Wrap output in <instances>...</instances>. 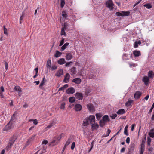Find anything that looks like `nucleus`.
Returning <instances> with one entry per match:
<instances>
[{"label": "nucleus", "instance_id": "nucleus-12", "mask_svg": "<svg viewBox=\"0 0 154 154\" xmlns=\"http://www.w3.org/2000/svg\"><path fill=\"white\" fill-rule=\"evenodd\" d=\"M56 123V120L55 119H53L51 122L46 128H49L54 125Z\"/></svg>", "mask_w": 154, "mask_h": 154}, {"label": "nucleus", "instance_id": "nucleus-6", "mask_svg": "<svg viewBox=\"0 0 154 154\" xmlns=\"http://www.w3.org/2000/svg\"><path fill=\"white\" fill-rule=\"evenodd\" d=\"M129 147L130 148H128V152L132 154L133 152L134 149L135 144L134 143H131Z\"/></svg>", "mask_w": 154, "mask_h": 154}, {"label": "nucleus", "instance_id": "nucleus-25", "mask_svg": "<svg viewBox=\"0 0 154 154\" xmlns=\"http://www.w3.org/2000/svg\"><path fill=\"white\" fill-rule=\"evenodd\" d=\"M88 109L91 111H93L94 110V107L92 104H88L87 105Z\"/></svg>", "mask_w": 154, "mask_h": 154}, {"label": "nucleus", "instance_id": "nucleus-34", "mask_svg": "<svg viewBox=\"0 0 154 154\" xmlns=\"http://www.w3.org/2000/svg\"><path fill=\"white\" fill-rule=\"evenodd\" d=\"M51 60L49 59H48L46 64V66L47 68L50 69L51 68Z\"/></svg>", "mask_w": 154, "mask_h": 154}, {"label": "nucleus", "instance_id": "nucleus-10", "mask_svg": "<svg viewBox=\"0 0 154 154\" xmlns=\"http://www.w3.org/2000/svg\"><path fill=\"white\" fill-rule=\"evenodd\" d=\"M142 93L139 91H137L134 94V97L135 99H137L139 98Z\"/></svg>", "mask_w": 154, "mask_h": 154}, {"label": "nucleus", "instance_id": "nucleus-3", "mask_svg": "<svg viewBox=\"0 0 154 154\" xmlns=\"http://www.w3.org/2000/svg\"><path fill=\"white\" fill-rule=\"evenodd\" d=\"M17 138L16 135H14L13 136L11 137L9 139L8 143L10 146H12L13 144L14 143L15 141Z\"/></svg>", "mask_w": 154, "mask_h": 154}, {"label": "nucleus", "instance_id": "nucleus-5", "mask_svg": "<svg viewBox=\"0 0 154 154\" xmlns=\"http://www.w3.org/2000/svg\"><path fill=\"white\" fill-rule=\"evenodd\" d=\"M59 143L58 141L57 138L54 137L52 141L49 143V145L53 146L57 145Z\"/></svg>", "mask_w": 154, "mask_h": 154}, {"label": "nucleus", "instance_id": "nucleus-51", "mask_svg": "<svg viewBox=\"0 0 154 154\" xmlns=\"http://www.w3.org/2000/svg\"><path fill=\"white\" fill-rule=\"evenodd\" d=\"M117 115L116 114H112V115L110 116V117L112 119H115V118L116 117Z\"/></svg>", "mask_w": 154, "mask_h": 154}, {"label": "nucleus", "instance_id": "nucleus-15", "mask_svg": "<svg viewBox=\"0 0 154 154\" xmlns=\"http://www.w3.org/2000/svg\"><path fill=\"white\" fill-rule=\"evenodd\" d=\"M143 81L144 82L145 85H148L149 82V77L146 76H144L143 78Z\"/></svg>", "mask_w": 154, "mask_h": 154}, {"label": "nucleus", "instance_id": "nucleus-16", "mask_svg": "<svg viewBox=\"0 0 154 154\" xmlns=\"http://www.w3.org/2000/svg\"><path fill=\"white\" fill-rule=\"evenodd\" d=\"M35 136V135H33L28 139L26 144V146L28 145L31 142L34 140Z\"/></svg>", "mask_w": 154, "mask_h": 154}, {"label": "nucleus", "instance_id": "nucleus-27", "mask_svg": "<svg viewBox=\"0 0 154 154\" xmlns=\"http://www.w3.org/2000/svg\"><path fill=\"white\" fill-rule=\"evenodd\" d=\"M68 87V84H66L64 85V86L58 89V91H63L66 88Z\"/></svg>", "mask_w": 154, "mask_h": 154}, {"label": "nucleus", "instance_id": "nucleus-37", "mask_svg": "<svg viewBox=\"0 0 154 154\" xmlns=\"http://www.w3.org/2000/svg\"><path fill=\"white\" fill-rule=\"evenodd\" d=\"M75 100V98L74 97H70L69 98V102L71 103L74 102Z\"/></svg>", "mask_w": 154, "mask_h": 154}, {"label": "nucleus", "instance_id": "nucleus-44", "mask_svg": "<svg viewBox=\"0 0 154 154\" xmlns=\"http://www.w3.org/2000/svg\"><path fill=\"white\" fill-rule=\"evenodd\" d=\"M65 4L64 0H61L60 6L61 8H63Z\"/></svg>", "mask_w": 154, "mask_h": 154}, {"label": "nucleus", "instance_id": "nucleus-29", "mask_svg": "<svg viewBox=\"0 0 154 154\" xmlns=\"http://www.w3.org/2000/svg\"><path fill=\"white\" fill-rule=\"evenodd\" d=\"M62 54V53L59 52L58 50L56 51V53L54 54V57L56 58L58 57H59Z\"/></svg>", "mask_w": 154, "mask_h": 154}, {"label": "nucleus", "instance_id": "nucleus-58", "mask_svg": "<svg viewBox=\"0 0 154 154\" xmlns=\"http://www.w3.org/2000/svg\"><path fill=\"white\" fill-rule=\"evenodd\" d=\"M111 132V130H110L108 129L107 130V133L106 134V135L105 136H103V137H106L107 136H108L109 135Z\"/></svg>", "mask_w": 154, "mask_h": 154}, {"label": "nucleus", "instance_id": "nucleus-24", "mask_svg": "<svg viewBox=\"0 0 154 154\" xmlns=\"http://www.w3.org/2000/svg\"><path fill=\"white\" fill-rule=\"evenodd\" d=\"M148 77L152 79L154 76V74L152 71H149L148 72Z\"/></svg>", "mask_w": 154, "mask_h": 154}, {"label": "nucleus", "instance_id": "nucleus-4", "mask_svg": "<svg viewBox=\"0 0 154 154\" xmlns=\"http://www.w3.org/2000/svg\"><path fill=\"white\" fill-rule=\"evenodd\" d=\"M13 123L9 122L5 127L4 128L3 131H6L8 130H9L12 128V125Z\"/></svg>", "mask_w": 154, "mask_h": 154}, {"label": "nucleus", "instance_id": "nucleus-41", "mask_svg": "<svg viewBox=\"0 0 154 154\" xmlns=\"http://www.w3.org/2000/svg\"><path fill=\"white\" fill-rule=\"evenodd\" d=\"M61 35H64L65 36L66 35V34L65 32V29H63V28H62L61 29Z\"/></svg>", "mask_w": 154, "mask_h": 154}, {"label": "nucleus", "instance_id": "nucleus-53", "mask_svg": "<svg viewBox=\"0 0 154 154\" xmlns=\"http://www.w3.org/2000/svg\"><path fill=\"white\" fill-rule=\"evenodd\" d=\"M20 88L19 86H16L14 88V90L16 91H18L20 89Z\"/></svg>", "mask_w": 154, "mask_h": 154}, {"label": "nucleus", "instance_id": "nucleus-57", "mask_svg": "<svg viewBox=\"0 0 154 154\" xmlns=\"http://www.w3.org/2000/svg\"><path fill=\"white\" fill-rule=\"evenodd\" d=\"M12 146H10V145H9V144H8L7 146H6L5 149L7 150H9L11 148Z\"/></svg>", "mask_w": 154, "mask_h": 154}, {"label": "nucleus", "instance_id": "nucleus-2", "mask_svg": "<svg viewBox=\"0 0 154 154\" xmlns=\"http://www.w3.org/2000/svg\"><path fill=\"white\" fill-rule=\"evenodd\" d=\"M130 12L128 11H122L121 13L118 12L116 13V15L118 16H128L130 14Z\"/></svg>", "mask_w": 154, "mask_h": 154}, {"label": "nucleus", "instance_id": "nucleus-22", "mask_svg": "<svg viewBox=\"0 0 154 154\" xmlns=\"http://www.w3.org/2000/svg\"><path fill=\"white\" fill-rule=\"evenodd\" d=\"M89 118H87L85 119L84 120L82 125L83 126H87L89 125V123H90L89 121Z\"/></svg>", "mask_w": 154, "mask_h": 154}, {"label": "nucleus", "instance_id": "nucleus-42", "mask_svg": "<svg viewBox=\"0 0 154 154\" xmlns=\"http://www.w3.org/2000/svg\"><path fill=\"white\" fill-rule=\"evenodd\" d=\"M71 142V138L69 137V138L67 141L66 142V143L64 145L65 146L67 147L70 143Z\"/></svg>", "mask_w": 154, "mask_h": 154}, {"label": "nucleus", "instance_id": "nucleus-59", "mask_svg": "<svg viewBox=\"0 0 154 154\" xmlns=\"http://www.w3.org/2000/svg\"><path fill=\"white\" fill-rule=\"evenodd\" d=\"M5 69L6 70H7L8 67V63L6 62H5Z\"/></svg>", "mask_w": 154, "mask_h": 154}, {"label": "nucleus", "instance_id": "nucleus-48", "mask_svg": "<svg viewBox=\"0 0 154 154\" xmlns=\"http://www.w3.org/2000/svg\"><path fill=\"white\" fill-rule=\"evenodd\" d=\"M64 38H62V40L61 41L60 43L59 44V46H61L64 43Z\"/></svg>", "mask_w": 154, "mask_h": 154}, {"label": "nucleus", "instance_id": "nucleus-36", "mask_svg": "<svg viewBox=\"0 0 154 154\" xmlns=\"http://www.w3.org/2000/svg\"><path fill=\"white\" fill-rule=\"evenodd\" d=\"M106 122L102 120H101L99 122L100 126L101 127H103L105 125Z\"/></svg>", "mask_w": 154, "mask_h": 154}, {"label": "nucleus", "instance_id": "nucleus-23", "mask_svg": "<svg viewBox=\"0 0 154 154\" xmlns=\"http://www.w3.org/2000/svg\"><path fill=\"white\" fill-rule=\"evenodd\" d=\"M57 63L60 65H62L66 63V61L64 58H62L58 60Z\"/></svg>", "mask_w": 154, "mask_h": 154}, {"label": "nucleus", "instance_id": "nucleus-7", "mask_svg": "<svg viewBox=\"0 0 154 154\" xmlns=\"http://www.w3.org/2000/svg\"><path fill=\"white\" fill-rule=\"evenodd\" d=\"M75 97L77 99L79 100H82L83 98V96L82 93L77 92L75 94Z\"/></svg>", "mask_w": 154, "mask_h": 154}, {"label": "nucleus", "instance_id": "nucleus-45", "mask_svg": "<svg viewBox=\"0 0 154 154\" xmlns=\"http://www.w3.org/2000/svg\"><path fill=\"white\" fill-rule=\"evenodd\" d=\"M96 116L97 120H99L101 117V115L99 113H96Z\"/></svg>", "mask_w": 154, "mask_h": 154}, {"label": "nucleus", "instance_id": "nucleus-21", "mask_svg": "<svg viewBox=\"0 0 154 154\" xmlns=\"http://www.w3.org/2000/svg\"><path fill=\"white\" fill-rule=\"evenodd\" d=\"M66 60H70L72 58L73 56L72 54L70 53H67L66 54Z\"/></svg>", "mask_w": 154, "mask_h": 154}, {"label": "nucleus", "instance_id": "nucleus-61", "mask_svg": "<svg viewBox=\"0 0 154 154\" xmlns=\"http://www.w3.org/2000/svg\"><path fill=\"white\" fill-rule=\"evenodd\" d=\"M126 141L127 143L128 144L130 143V138L129 137H128L126 139Z\"/></svg>", "mask_w": 154, "mask_h": 154}, {"label": "nucleus", "instance_id": "nucleus-64", "mask_svg": "<svg viewBox=\"0 0 154 154\" xmlns=\"http://www.w3.org/2000/svg\"><path fill=\"white\" fill-rule=\"evenodd\" d=\"M138 44L137 43V41H136L134 43V47L135 48H137L138 47Z\"/></svg>", "mask_w": 154, "mask_h": 154}, {"label": "nucleus", "instance_id": "nucleus-60", "mask_svg": "<svg viewBox=\"0 0 154 154\" xmlns=\"http://www.w3.org/2000/svg\"><path fill=\"white\" fill-rule=\"evenodd\" d=\"M4 33L5 34H7V29L5 27V26H4Z\"/></svg>", "mask_w": 154, "mask_h": 154}, {"label": "nucleus", "instance_id": "nucleus-40", "mask_svg": "<svg viewBox=\"0 0 154 154\" xmlns=\"http://www.w3.org/2000/svg\"><path fill=\"white\" fill-rule=\"evenodd\" d=\"M15 113H14L12 116L11 119L10 121V122L11 121H14L16 120V118L15 116Z\"/></svg>", "mask_w": 154, "mask_h": 154}, {"label": "nucleus", "instance_id": "nucleus-32", "mask_svg": "<svg viewBox=\"0 0 154 154\" xmlns=\"http://www.w3.org/2000/svg\"><path fill=\"white\" fill-rule=\"evenodd\" d=\"M45 79V77L43 78L41 82V83L39 85V88H42L41 87L44 85V83L46 82V81Z\"/></svg>", "mask_w": 154, "mask_h": 154}, {"label": "nucleus", "instance_id": "nucleus-26", "mask_svg": "<svg viewBox=\"0 0 154 154\" xmlns=\"http://www.w3.org/2000/svg\"><path fill=\"white\" fill-rule=\"evenodd\" d=\"M70 71L72 73L71 74L72 75H74V74H75L77 72L76 70V68L74 67H73L71 69Z\"/></svg>", "mask_w": 154, "mask_h": 154}, {"label": "nucleus", "instance_id": "nucleus-50", "mask_svg": "<svg viewBox=\"0 0 154 154\" xmlns=\"http://www.w3.org/2000/svg\"><path fill=\"white\" fill-rule=\"evenodd\" d=\"M24 13L23 12L22 13V15L20 17V24H21V21L22 20L24 17Z\"/></svg>", "mask_w": 154, "mask_h": 154}, {"label": "nucleus", "instance_id": "nucleus-17", "mask_svg": "<svg viewBox=\"0 0 154 154\" xmlns=\"http://www.w3.org/2000/svg\"><path fill=\"white\" fill-rule=\"evenodd\" d=\"M63 74V71L62 69H60L56 73L55 75L58 77H60Z\"/></svg>", "mask_w": 154, "mask_h": 154}, {"label": "nucleus", "instance_id": "nucleus-19", "mask_svg": "<svg viewBox=\"0 0 154 154\" xmlns=\"http://www.w3.org/2000/svg\"><path fill=\"white\" fill-rule=\"evenodd\" d=\"M133 54L135 57H137L141 55V53L140 51L135 50L133 51Z\"/></svg>", "mask_w": 154, "mask_h": 154}, {"label": "nucleus", "instance_id": "nucleus-8", "mask_svg": "<svg viewBox=\"0 0 154 154\" xmlns=\"http://www.w3.org/2000/svg\"><path fill=\"white\" fill-rule=\"evenodd\" d=\"M75 92L74 88L73 87H70L68 88L66 91V93L68 94H72Z\"/></svg>", "mask_w": 154, "mask_h": 154}, {"label": "nucleus", "instance_id": "nucleus-38", "mask_svg": "<svg viewBox=\"0 0 154 154\" xmlns=\"http://www.w3.org/2000/svg\"><path fill=\"white\" fill-rule=\"evenodd\" d=\"M62 16L64 19H66L68 17V15L66 12L64 11H62Z\"/></svg>", "mask_w": 154, "mask_h": 154}, {"label": "nucleus", "instance_id": "nucleus-39", "mask_svg": "<svg viewBox=\"0 0 154 154\" xmlns=\"http://www.w3.org/2000/svg\"><path fill=\"white\" fill-rule=\"evenodd\" d=\"M144 7H145L148 9H150L152 8V5L150 4H146L144 5Z\"/></svg>", "mask_w": 154, "mask_h": 154}, {"label": "nucleus", "instance_id": "nucleus-33", "mask_svg": "<svg viewBox=\"0 0 154 154\" xmlns=\"http://www.w3.org/2000/svg\"><path fill=\"white\" fill-rule=\"evenodd\" d=\"M69 44V43L68 42L64 44V45L61 47V49L60 50L61 51H62L66 49V47Z\"/></svg>", "mask_w": 154, "mask_h": 154}, {"label": "nucleus", "instance_id": "nucleus-62", "mask_svg": "<svg viewBox=\"0 0 154 154\" xmlns=\"http://www.w3.org/2000/svg\"><path fill=\"white\" fill-rule=\"evenodd\" d=\"M48 143V141L47 140H44L42 142V144H47Z\"/></svg>", "mask_w": 154, "mask_h": 154}, {"label": "nucleus", "instance_id": "nucleus-9", "mask_svg": "<svg viewBox=\"0 0 154 154\" xmlns=\"http://www.w3.org/2000/svg\"><path fill=\"white\" fill-rule=\"evenodd\" d=\"M89 118V122L91 124H92L94 123L95 122V116L94 115H90L89 116V117L88 118Z\"/></svg>", "mask_w": 154, "mask_h": 154}, {"label": "nucleus", "instance_id": "nucleus-20", "mask_svg": "<svg viewBox=\"0 0 154 154\" xmlns=\"http://www.w3.org/2000/svg\"><path fill=\"white\" fill-rule=\"evenodd\" d=\"M102 120L105 122L106 123L110 121V119L109 118V116L107 115H105L103 116L102 118Z\"/></svg>", "mask_w": 154, "mask_h": 154}, {"label": "nucleus", "instance_id": "nucleus-54", "mask_svg": "<svg viewBox=\"0 0 154 154\" xmlns=\"http://www.w3.org/2000/svg\"><path fill=\"white\" fill-rule=\"evenodd\" d=\"M50 68L52 70H54L57 69V66L56 65H54L52 66L51 67V68Z\"/></svg>", "mask_w": 154, "mask_h": 154}, {"label": "nucleus", "instance_id": "nucleus-14", "mask_svg": "<svg viewBox=\"0 0 154 154\" xmlns=\"http://www.w3.org/2000/svg\"><path fill=\"white\" fill-rule=\"evenodd\" d=\"M69 74L68 73H66L64 77V79L63 80V82L65 83L68 82H69Z\"/></svg>", "mask_w": 154, "mask_h": 154}, {"label": "nucleus", "instance_id": "nucleus-47", "mask_svg": "<svg viewBox=\"0 0 154 154\" xmlns=\"http://www.w3.org/2000/svg\"><path fill=\"white\" fill-rule=\"evenodd\" d=\"M33 121V124L35 125H36L38 124V121L36 119H35L34 120L30 119L29 120V121Z\"/></svg>", "mask_w": 154, "mask_h": 154}, {"label": "nucleus", "instance_id": "nucleus-30", "mask_svg": "<svg viewBox=\"0 0 154 154\" xmlns=\"http://www.w3.org/2000/svg\"><path fill=\"white\" fill-rule=\"evenodd\" d=\"M128 125H127L124 129V134L126 136H128Z\"/></svg>", "mask_w": 154, "mask_h": 154}, {"label": "nucleus", "instance_id": "nucleus-35", "mask_svg": "<svg viewBox=\"0 0 154 154\" xmlns=\"http://www.w3.org/2000/svg\"><path fill=\"white\" fill-rule=\"evenodd\" d=\"M133 100H128L126 103H125V106L127 107L129 106L131 104L133 103Z\"/></svg>", "mask_w": 154, "mask_h": 154}, {"label": "nucleus", "instance_id": "nucleus-31", "mask_svg": "<svg viewBox=\"0 0 154 154\" xmlns=\"http://www.w3.org/2000/svg\"><path fill=\"white\" fill-rule=\"evenodd\" d=\"M92 128L93 130L94 129L98 128L99 127V125L98 124L94 123L92 124Z\"/></svg>", "mask_w": 154, "mask_h": 154}, {"label": "nucleus", "instance_id": "nucleus-56", "mask_svg": "<svg viewBox=\"0 0 154 154\" xmlns=\"http://www.w3.org/2000/svg\"><path fill=\"white\" fill-rule=\"evenodd\" d=\"M75 142H73L71 145V148L72 150H73L74 149L75 147Z\"/></svg>", "mask_w": 154, "mask_h": 154}, {"label": "nucleus", "instance_id": "nucleus-52", "mask_svg": "<svg viewBox=\"0 0 154 154\" xmlns=\"http://www.w3.org/2000/svg\"><path fill=\"white\" fill-rule=\"evenodd\" d=\"M149 135L150 137L152 138L154 137V132H149Z\"/></svg>", "mask_w": 154, "mask_h": 154}, {"label": "nucleus", "instance_id": "nucleus-49", "mask_svg": "<svg viewBox=\"0 0 154 154\" xmlns=\"http://www.w3.org/2000/svg\"><path fill=\"white\" fill-rule=\"evenodd\" d=\"M151 140V139H150L149 137H148L147 138V144L149 146L150 144Z\"/></svg>", "mask_w": 154, "mask_h": 154}, {"label": "nucleus", "instance_id": "nucleus-28", "mask_svg": "<svg viewBox=\"0 0 154 154\" xmlns=\"http://www.w3.org/2000/svg\"><path fill=\"white\" fill-rule=\"evenodd\" d=\"M125 113V111L124 109H119L118 111L117 112V113L118 114H123Z\"/></svg>", "mask_w": 154, "mask_h": 154}, {"label": "nucleus", "instance_id": "nucleus-63", "mask_svg": "<svg viewBox=\"0 0 154 154\" xmlns=\"http://www.w3.org/2000/svg\"><path fill=\"white\" fill-rule=\"evenodd\" d=\"M72 63V62L71 61L70 62H67L66 64H65V66L66 67H68L69 66V65L70 64V63Z\"/></svg>", "mask_w": 154, "mask_h": 154}, {"label": "nucleus", "instance_id": "nucleus-55", "mask_svg": "<svg viewBox=\"0 0 154 154\" xmlns=\"http://www.w3.org/2000/svg\"><path fill=\"white\" fill-rule=\"evenodd\" d=\"M65 103H63L61 104V106L60 107V108L61 109H64L65 108Z\"/></svg>", "mask_w": 154, "mask_h": 154}, {"label": "nucleus", "instance_id": "nucleus-18", "mask_svg": "<svg viewBox=\"0 0 154 154\" xmlns=\"http://www.w3.org/2000/svg\"><path fill=\"white\" fill-rule=\"evenodd\" d=\"M72 82L76 84H79L81 82V79L80 78H76L72 80Z\"/></svg>", "mask_w": 154, "mask_h": 154}, {"label": "nucleus", "instance_id": "nucleus-43", "mask_svg": "<svg viewBox=\"0 0 154 154\" xmlns=\"http://www.w3.org/2000/svg\"><path fill=\"white\" fill-rule=\"evenodd\" d=\"M68 26V24L67 23H64L63 24V27L62 28H63V29L66 30L67 29Z\"/></svg>", "mask_w": 154, "mask_h": 154}, {"label": "nucleus", "instance_id": "nucleus-11", "mask_svg": "<svg viewBox=\"0 0 154 154\" xmlns=\"http://www.w3.org/2000/svg\"><path fill=\"white\" fill-rule=\"evenodd\" d=\"M82 108V106L79 104H76L75 106V109L76 111H80Z\"/></svg>", "mask_w": 154, "mask_h": 154}, {"label": "nucleus", "instance_id": "nucleus-1", "mask_svg": "<svg viewBox=\"0 0 154 154\" xmlns=\"http://www.w3.org/2000/svg\"><path fill=\"white\" fill-rule=\"evenodd\" d=\"M106 6L110 10H112L114 8V4L112 0H109L106 3Z\"/></svg>", "mask_w": 154, "mask_h": 154}, {"label": "nucleus", "instance_id": "nucleus-13", "mask_svg": "<svg viewBox=\"0 0 154 154\" xmlns=\"http://www.w3.org/2000/svg\"><path fill=\"white\" fill-rule=\"evenodd\" d=\"M145 137L142 140V143L141 145V148L140 149H145V141L146 140V134H145Z\"/></svg>", "mask_w": 154, "mask_h": 154}, {"label": "nucleus", "instance_id": "nucleus-46", "mask_svg": "<svg viewBox=\"0 0 154 154\" xmlns=\"http://www.w3.org/2000/svg\"><path fill=\"white\" fill-rule=\"evenodd\" d=\"M62 134H61L59 135L57 137H55V138H56L57 140L58 141V142H59L60 141V139L62 137Z\"/></svg>", "mask_w": 154, "mask_h": 154}]
</instances>
